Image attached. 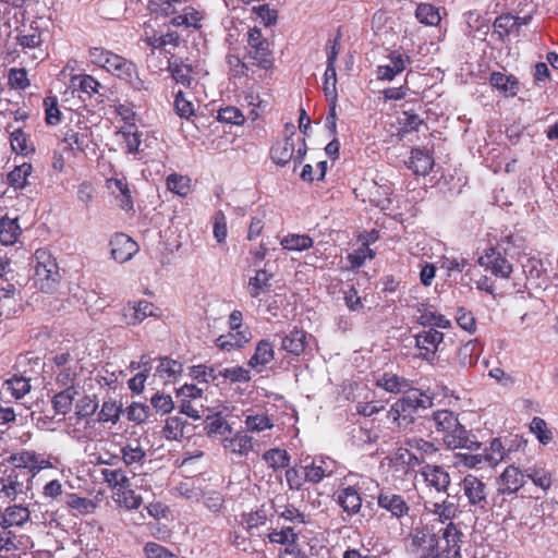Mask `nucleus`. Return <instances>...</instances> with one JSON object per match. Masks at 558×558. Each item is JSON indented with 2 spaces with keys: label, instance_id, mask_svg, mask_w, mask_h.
<instances>
[{
  "label": "nucleus",
  "instance_id": "20",
  "mask_svg": "<svg viewBox=\"0 0 558 558\" xmlns=\"http://www.w3.org/2000/svg\"><path fill=\"white\" fill-rule=\"evenodd\" d=\"M421 475L428 487L438 493H446L451 478L449 473L440 465L425 464L421 469Z\"/></svg>",
  "mask_w": 558,
  "mask_h": 558
},
{
  "label": "nucleus",
  "instance_id": "15",
  "mask_svg": "<svg viewBox=\"0 0 558 558\" xmlns=\"http://www.w3.org/2000/svg\"><path fill=\"white\" fill-rule=\"evenodd\" d=\"M478 264L496 277L509 278L512 272L511 264L495 247L487 248L478 258Z\"/></svg>",
  "mask_w": 558,
  "mask_h": 558
},
{
  "label": "nucleus",
  "instance_id": "4",
  "mask_svg": "<svg viewBox=\"0 0 558 558\" xmlns=\"http://www.w3.org/2000/svg\"><path fill=\"white\" fill-rule=\"evenodd\" d=\"M33 263L35 286L45 293L56 291L61 276L59 266L52 254L46 248H38L33 256Z\"/></svg>",
  "mask_w": 558,
  "mask_h": 558
},
{
  "label": "nucleus",
  "instance_id": "59",
  "mask_svg": "<svg viewBox=\"0 0 558 558\" xmlns=\"http://www.w3.org/2000/svg\"><path fill=\"white\" fill-rule=\"evenodd\" d=\"M201 20V13L192 7H187L183 10V13L172 19V24L174 26L197 27Z\"/></svg>",
  "mask_w": 558,
  "mask_h": 558
},
{
  "label": "nucleus",
  "instance_id": "9",
  "mask_svg": "<svg viewBox=\"0 0 558 558\" xmlns=\"http://www.w3.org/2000/svg\"><path fill=\"white\" fill-rule=\"evenodd\" d=\"M461 487L470 506L474 507L475 510L486 511L488 505L487 486L483 481L473 474H468L464 476Z\"/></svg>",
  "mask_w": 558,
  "mask_h": 558
},
{
  "label": "nucleus",
  "instance_id": "37",
  "mask_svg": "<svg viewBox=\"0 0 558 558\" xmlns=\"http://www.w3.org/2000/svg\"><path fill=\"white\" fill-rule=\"evenodd\" d=\"M434 160L428 153L420 148H414L411 151V157L408 161V168L417 175H426L433 168Z\"/></svg>",
  "mask_w": 558,
  "mask_h": 558
},
{
  "label": "nucleus",
  "instance_id": "42",
  "mask_svg": "<svg viewBox=\"0 0 558 558\" xmlns=\"http://www.w3.org/2000/svg\"><path fill=\"white\" fill-rule=\"evenodd\" d=\"M481 454L484 463L488 466L495 468L505 460L507 452L501 440L499 438H494Z\"/></svg>",
  "mask_w": 558,
  "mask_h": 558
},
{
  "label": "nucleus",
  "instance_id": "43",
  "mask_svg": "<svg viewBox=\"0 0 558 558\" xmlns=\"http://www.w3.org/2000/svg\"><path fill=\"white\" fill-rule=\"evenodd\" d=\"M170 71L173 80L186 88H194L197 85L196 78L193 76V69L189 64H171Z\"/></svg>",
  "mask_w": 558,
  "mask_h": 558
},
{
  "label": "nucleus",
  "instance_id": "3",
  "mask_svg": "<svg viewBox=\"0 0 558 558\" xmlns=\"http://www.w3.org/2000/svg\"><path fill=\"white\" fill-rule=\"evenodd\" d=\"M432 405L433 399L414 387L391 404L387 418L398 427H408L414 423L420 410H426Z\"/></svg>",
  "mask_w": 558,
  "mask_h": 558
},
{
  "label": "nucleus",
  "instance_id": "35",
  "mask_svg": "<svg viewBox=\"0 0 558 558\" xmlns=\"http://www.w3.org/2000/svg\"><path fill=\"white\" fill-rule=\"evenodd\" d=\"M99 472L104 483H106L113 493L131 486L130 477L122 468H102Z\"/></svg>",
  "mask_w": 558,
  "mask_h": 558
},
{
  "label": "nucleus",
  "instance_id": "11",
  "mask_svg": "<svg viewBox=\"0 0 558 558\" xmlns=\"http://www.w3.org/2000/svg\"><path fill=\"white\" fill-rule=\"evenodd\" d=\"M157 306L147 301H130L121 310L122 320L128 326L140 325L143 320L150 316H157Z\"/></svg>",
  "mask_w": 558,
  "mask_h": 558
},
{
  "label": "nucleus",
  "instance_id": "17",
  "mask_svg": "<svg viewBox=\"0 0 558 558\" xmlns=\"http://www.w3.org/2000/svg\"><path fill=\"white\" fill-rule=\"evenodd\" d=\"M377 505L379 508L388 511L392 518L398 520L408 515L410 507L403 496L396 494L389 489H383L378 494Z\"/></svg>",
  "mask_w": 558,
  "mask_h": 558
},
{
  "label": "nucleus",
  "instance_id": "61",
  "mask_svg": "<svg viewBox=\"0 0 558 558\" xmlns=\"http://www.w3.org/2000/svg\"><path fill=\"white\" fill-rule=\"evenodd\" d=\"M219 377L231 383H247L251 380V373L242 366H233L219 369Z\"/></svg>",
  "mask_w": 558,
  "mask_h": 558
},
{
  "label": "nucleus",
  "instance_id": "29",
  "mask_svg": "<svg viewBox=\"0 0 558 558\" xmlns=\"http://www.w3.org/2000/svg\"><path fill=\"white\" fill-rule=\"evenodd\" d=\"M379 438L378 427L369 421L353 427L351 432V441L356 447L374 444Z\"/></svg>",
  "mask_w": 558,
  "mask_h": 558
},
{
  "label": "nucleus",
  "instance_id": "56",
  "mask_svg": "<svg viewBox=\"0 0 558 558\" xmlns=\"http://www.w3.org/2000/svg\"><path fill=\"white\" fill-rule=\"evenodd\" d=\"M268 538L271 543H278L281 545L290 546L295 545L298 533L293 526H282L281 530H274L268 534Z\"/></svg>",
  "mask_w": 558,
  "mask_h": 558
},
{
  "label": "nucleus",
  "instance_id": "10",
  "mask_svg": "<svg viewBox=\"0 0 558 558\" xmlns=\"http://www.w3.org/2000/svg\"><path fill=\"white\" fill-rule=\"evenodd\" d=\"M338 463L329 457H316L310 464L302 466L305 481L318 484L324 478L330 477L338 472Z\"/></svg>",
  "mask_w": 558,
  "mask_h": 558
},
{
  "label": "nucleus",
  "instance_id": "39",
  "mask_svg": "<svg viewBox=\"0 0 558 558\" xmlns=\"http://www.w3.org/2000/svg\"><path fill=\"white\" fill-rule=\"evenodd\" d=\"M17 43L26 51V49L35 50L32 54L33 59H43L44 52L39 48L43 39L38 29L31 27L28 32H24L17 36Z\"/></svg>",
  "mask_w": 558,
  "mask_h": 558
},
{
  "label": "nucleus",
  "instance_id": "13",
  "mask_svg": "<svg viewBox=\"0 0 558 558\" xmlns=\"http://www.w3.org/2000/svg\"><path fill=\"white\" fill-rule=\"evenodd\" d=\"M415 347L420 350V356L428 362L434 361L439 345L444 341V333L436 328H428L415 335Z\"/></svg>",
  "mask_w": 558,
  "mask_h": 558
},
{
  "label": "nucleus",
  "instance_id": "27",
  "mask_svg": "<svg viewBox=\"0 0 558 558\" xmlns=\"http://www.w3.org/2000/svg\"><path fill=\"white\" fill-rule=\"evenodd\" d=\"M24 492V482L16 470H11L5 476L0 477V493L9 500H16Z\"/></svg>",
  "mask_w": 558,
  "mask_h": 558
},
{
  "label": "nucleus",
  "instance_id": "21",
  "mask_svg": "<svg viewBox=\"0 0 558 558\" xmlns=\"http://www.w3.org/2000/svg\"><path fill=\"white\" fill-rule=\"evenodd\" d=\"M274 275L266 269H258L246 284V291L252 299L263 302V295L271 291Z\"/></svg>",
  "mask_w": 558,
  "mask_h": 558
},
{
  "label": "nucleus",
  "instance_id": "41",
  "mask_svg": "<svg viewBox=\"0 0 558 558\" xmlns=\"http://www.w3.org/2000/svg\"><path fill=\"white\" fill-rule=\"evenodd\" d=\"M481 354V347L476 340H470L460 347L457 359L462 367H470L476 364Z\"/></svg>",
  "mask_w": 558,
  "mask_h": 558
},
{
  "label": "nucleus",
  "instance_id": "31",
  "mask_svg": "<svg viewBox=\"0 0 558 558\" xmlns=\"http://www.w3.org/2000/svg\"><path fill=\"white\" fill-rule=\"evenodd\" d=\"M489 83L505 97H514L520 90V82L513 75L501 72H493Z\"/></svg>",
  "mask_w": 558,
  "mask_h": 558
},
{
  "label": "nucleus",
  "instance_id": "54",
  "mask_svg": "<svg viewBox=\"0 0 558 558\" xmlns=\"http://www.w3.org/2000/svg\"><path fill=\"white\" fill-rule=\"evenodd\" d=\"M426 509L438 517L439 521L445 523L451 520L457 512V507L453 502L442 500L441 502H433L430 507L426 506Z\"/></svg>",
  "mask_w": 558,
  "mask_h": 558
},
{
  "label": "nucleus",
  "instance_id": "28",
  "mask_svg": "<svg viewBox=\"0 0 558 558\" xmlns=\"http://www.w3.org/2000/svg\"><path fill=\"white\" fill-rule=\"evenodd\" d=\"M153 362H157L154 375L163 380L165 384L174 383L182 374L183 366L175 360L159 357L157 360H153Z\"/></svg>",
  "mask_w": 558,
  "mask_h": 558
},
{
  "label": "nucleus",
  "instance_id": "44",
  "mask_svg": "<svg viewBox=\"0 0 558 558\" xmlns=\"http://www.w3.org/2000/svg\"><path fill=\"white\" fill-rule=\"evenodd\" d=\"M113 499L120 507L128 510L138 509L142 505V497L135 494L131 486L113 493Z\"/></svg>",
  "mask_w": 558,
  "mask_h": 558
},
{
  "label": "nucleus",
  "instance_id": "40",
  "mask_svg": "<svg viewBox=\"0 0 558 558\" xmlns=\"http://www.w3.org/2000/svg\"><path fill=\"white\" fill-rule=\"evenodd\" d=\"M21 235V227L16 218L7 216L0 219V242L3 245H13Z\"/></svg>",
  "mask_w": 558,
  "mask_h": 558
},
{
  "label": "nucleus",
  "instance_id": "51",
  "mask_svg": "<svg viewBox=\"0 0 558 558\" xmlns=\"http://www.w3.org/2000/svg\"><path fill=\"white\" fill-rule=\"evenodd\" d=\"M167 187L170 192L184 197L191 192V179L186 175L172 173L167 178Z\"/></svg>",
  "mask_w": 558,
  "mask_h": 558
},
{
  "label": "nucleus",
  "instance_id": "36",
  "mask_svg": "<svg viewBox=\"0 0 558 558\" xmlns=\"http://www.w3.org/2000/svg\"><path fill=\"white\" fill-rule=\"evenodd\" d=\"M251 339V332L247 328L242 331L231 330L228 335H221L216 339V345L226 351L242 348Z\"/></svg>",
  "mask_w": 558,
  "mask_h": 558
},
{
  "label": "nucleus",
  "instance_id": "24",
  "mask_svg": "<svg viewBox=\"0 0 558 558\" xmlns=\"http://www.w3.org/2000/svg\"><path fill=\"white\" fill-rule=\"evenodd\" d=\"M525 483V472L522 473L514 465H509L499 476L498 492L502 495L517 493Z\"/></svg>",
  "mask_w": 558,
  "mask_h": 558
},
{
  "label": "nucleus",
  "instance_id": "25",
  "mask_svg": "<svg viewBox=\"0 0 558 558\" xmlns=\"http://www.w3.org/2000/svg\"><path fill=\"white\" fill-rule=\"evenodd\" d=\"M223 448L232 454L246 457L254 448L253 437L240 430L222 440Z\"/></svg>",
  "mask_w": 558,
  "mask_h": 558
},
{
  "label": "nucleus",
  "instance_id": "34",
  "mask_svg": "<svg viewBox=\"0 0 558 558\" xmlns=\"http://www.w3.org/2000/svg\"><path fill=\"white\" fill-rule=\"evenodd\" d=\"M306 347V333L294 328L281 338V349L294 356L301 355Z\"/></svg>",
  "mask_w": 558,
  "mask_h": 558
},
{
  "label": "nucleus",
  "instance_id": "60",
  "mask_svg": "<svg viewBox=\"0 0 558 558\" xmlns=\"http://www.w3.org/2000/svg\"><path fill=\"white\" fill-rule=\"evenodd\" d=\"M203 505L213 513H220L225 509V497L216 490H206L202 497Z\"/></svg>",
  "mask_w": 558,
  "mask_h": 558
},
{
  "label": "nucleus",
  "instance_id": "32",
  "mask_svg": "<svg viewBox=\"0 0 558 558\" xmlns=\"http://www.w3.org/2000/svg\"><path fill=\"white\" fill-rule=\"evenodd\" d=\"M416 320L425 328L447 329L451 326L450 320L445 315L436 313L430 306L424 304L417 308Z\"/></svg>",
  "mask_w": 558,
  "mask_h": 558
},
{
  "label": "nucleus",
  "instance_id": "6",
  "mask_svg": "<svg viewBox=\"0 0 558 558\" xmlns=\"http://www.w3.org/2000/svg\"><path fill=\"white\" fill-rule=\"evenodd\" d=\"M362 476L349 473L335 492V500L348 515H355L361 511L362 497L360 481Z\"/></svg>",
  "mask_w": 558,
  "mask_h": 558
},
{
  "label": "nucleus",
  "instance_id": "30",
  "mask_svg": "<svg viewBox=\"0 0 558 558\" xmlns=\"http://www.w3.org/2000/svg\"><path fill=\"white\" fill-rule=\"evenodd\" d=\"M29 518L31 511L27 507L22 505L9 506L0 518V526L3 529L22 526L29 520Z\"/></svg>",
  "mask_w": 558,
  "mask_h": 558
},
{
  "label": "nucleus",
  "instance_id": "57",
  "mask_svg": "<svg viewBox=\"0 0 558 558\" xmlns=\"http://www.w3.org/2000/svg\"><path fill=\"white\" fill-rule=\"evenodd\" d=\"M520 17L512 14H502L494 22V31L500 38L508 36L519 23Z\"/></svg>",
  "mask_w": 558,
  "mask_h": 558
},
{
  "label": "nucleus",
  "instance_id": "48",
  "mask_svg": "<svg viewBox=\"0 0 558 558\" xmlns=\"http://www.w3.org/2000/svg\"><path fill=\"white\" fill-rule=\"evenodd\" d=\"M3 386L15 399H21L31 391L29 379L24 376L14 375L7 379Z\"/></svg>",
  "mask_w": 558,
  "mask_h": 558
},
{
  "label": "nucleus",
  "instance_id": "46",
  "mask_svg": "<svg viewBox=\"0 0 558 558\" xmlns=\"http://www.w3.org/2000/svg\"><path fill=\"white\" fill-rule=\"evenodd\" d=\"M33 167L28 162H23L20 166L14 167L8 174V182L10 186L15 190L24 189L27 184V179L31 175Z\"/></svg>",
  "mask_w": 558,
  "mask_h": 558
},
{
  "label": "nucleus",
  "instance_id": "2",
  "mask_svg": "<svg viewBox=\"0 0 558 558\" xmlns=\"http://www.w3.org/2000/svg\"><path fill=\"white\" fill-rule=\"evenodd\" d=\"M433 421L436 429L442 433V440L449 449H466L476 451L481 448V442L476 436L460 424L454 412L449 410H439L434 412Z\"/></svg>",
  "mask_w": 558,
  "mask_h": 558
},
{
  "label": "nucleus",
  "instance_id": "5",
  "mask_svg": "<svg viewBox=\"0 0 558 558\" xmlns=\"http://www.w3.org/2000/svg\"><path fill=\"white\" fill-rule=\"evenodd\" d=\"M306 155V143L304 137L298 135L294 125L286 126V137L277 142L271 148L274 162L280 166L287 165L293 159L295 165L302 163Z\"/></svg>",
  "mask_w": 558,
  "mask_h": 558
},
{
  "label": "nucleus",
  "instance_id": "55",
  "mask_svg": "<svg viewBox=\"0 0 558 558\" xmlns=\"http://www.w3.org/2000/svg\"><path fill=\"white\" fill-rule=\"evenodd\" d=\"M189 375L199 383H210L219 379V371L217 372L215 367L203 364L192 366Z\"/></svg>",
  "mask_w": 558,
  "mask_h": 558
},
{
  "label": "nucleus",
  "instance_id": "12",
  "mask_svg": "<svg viewBox=\"0 0 558 558\" xmlns=\"http://www.w3.org/2000/svg\"><path fill=\"white\" fill-rule=\"evenodd\" d=\"M106 187L110 195H112L118 206L125 210H133L134 203L132 191L126 178L122 173H116L106 180Z\"/></svg>",
  "mask_w": 558,
  "mask_h": 558
},
{
  "label": "nucleus",
  "instance_id": "1",
  "mask_svg": "<svg viewBox=\"0 0 558 558\" xmlns=\"http://www.w3.org/2000/svg\"><path fill=\"white\" fill-rule=\"evenodd\" d=\"M88 54L93 64L124 81L134 90L147 89L145 82L138 76L136 65L131 60L101 47L90 48Z\"/></svg>",
  "mask_w": 558,
  "mask_h": 558
},
{
  "label": "nucleus",
  "instance_id": "49",
  "mask_svg": "<svg viewBox=\"0 0 558 558\" xmlns=\"http://www.w3.org/2000/svg\"><path fill=\"white\" fill-rule=\"evenodd\" d=\"M263 459L274 471L284 469L290 463L289 453L286 450L279 448H272L265 451Z\"/></svg>",
  "mask_w": 558,
  "mask_h": 558
},
{
  "label": "nucleus",
  "instance_id": "52",
  "mask_svg": "<svg viewBox=\"0 0 558 558\" xmlns=\"http://www.w3.org/2000/svg\"><path fill=\"white\" fill-rule=\"evenodd\" d=\"M190 94L178 90L174 97V110L180 118L190 119L195 113V108L190 99Z\"/></svg>",
  "mask_w": 558,
  "mask_h": 558
},
{
  "label": "nucleus",
  "instance_id": "26",
  "mask_svg": "<svg viewBox=\"0 0 558 558\" xmlns=\"http://www.w3.org/2000/svg\"><path fill=\"white\" fill-rule=\"evenodd\" d=\"M69 435L78 442H86L96 439L100 433L95 420L76 417L73 427L69 429Z\"/></svg>",
  "mask_w": 558,
  "mask_h": 558
},
{
  "label": "nucleus",
  "instance_id": "38",
  "mask_svg": "<svg viewBox=\"0 0 558 558\" xmlns=\"http://www.w3.org/2000/svg\"><path fill=\"white\" fill-rule=\"evenodd\" d=\"M63 143L72 151L83 153L89 144V132L87 129L73 130L68 129L63 133Z\"/></svg>",
  "mask_w": 558,
  "mask_h": 558
},
{
  "label": "nucleus",
  "instance_id": "18",
  "mask_svg": "<svg viewBox=\"0 0 558 558\" xmlns=\"http://www.w3.org/2000/svg\"><path fill=\"white\" fill-rule=\"evenodd\" d=\"M111 256L118 263L130 260L138 251L137 243L124 233H116L110 240Z\"/></svg>",
  "mask_w": 558,
  "mask_h": 558
},
{
  "label": "nucleus",
  "instance_id": "14",
  "mask_svg": "<svg viewBox=\"0 0 558 558\" xmlns=\"http://www.w3.org/2000/svg\"><path fill=\"white\" fill-rule=\"evenodd\" d=\"M463 533L454 523L450 522L442 530V538L446 543L445 547H441L433 558H462L461 556V544Z\"/></svg>",
  "mask_w": 558,
  "mask_h": 558
},
{
  "label": "nucleus",
  "instance_id": "47",
  "mask_svg": "<svg viewBox=\"0 0 558 558\" xmlns=\"http://www.w3.org/2000/svg\"><path fill=\"white\" fill-rule=\"evenodd\" d=\"M244 424L247 432L262 433L274 427L272 420L265 413L248 414Z\"/></svg>",
  "mask_w": 558,
  "mask_h": 558
},
{
  "label": "nucleus",
  "instance_id": "58",
  "mask_svg": "<svg viewBox=\"0 0 558 558\" xmlns=\"http://www.w3.org/2000/svg\"><path fill=\"white\" fill-rule=\"evenodd\" d=\"M205 430L208 436L225 435L227 432H231V427L220 414H215L206 418Z\"/></svg>",
  "mask_w": 558,
  "mask_h": 558
},
{
  "label": "nucleus",
  "instance_id": "19",
  "mask_svg": "<svg viewBox=\"0 0 558 558\" xmlns=\"http://www.w3.org/2000/svg\"><path fill=\"white\" fill-rule=\"evenodd\" d=\"M146 448L138 439H130L120 449V461L132 471L142 466L146 461Z\"/></svg>",
  "mask_w": 558,
  "mask_h": 558
},
{
  "label": "nucleus",
  "instance_id": "50",
  "mask_svg": "<svg viewBox=\"0 0 558 558\" xmlns=\"http://www.w3.org/2000/svg\"><path fill=\"white\" fill-rule=\"evenodd\" d=\"M76 395V391L73 389V387H68L61 392L57 393L52 399V404L56 413L65 415L70 412L74 396Z\"/></svg>",
  "mask_w": 558,
  "mask_h": 558
},
{
  "label": "nucleus",
  "instance_id": "53",
  "mask_svg": "<svg viewBox=\"0 0 558 558\" xmlns=\"http://www.w3.org/2000/svg\"><path fill=\"white\" fill-rule=\"evenodd\" d=\"M416 19L425 25H437L440 21L438 9L429 3H421L415 11Z\"/></svg>",
  "mask_w": 558,
  "mask_h": 558
},
{
  "label": "nucleus",
  "instance_id": "63",
  "mask_svg": "<svg viewBox=\"0 0 558 558\" xmlns=\"http://www.w3.org/2000/svg\"><path fill=\"white\" fill-rule=\"evenodd\" d=\"M525 478H530L536 486L542 489L549 488L551 477L548 472L542 468H529L525 470Z\"/></svg>",
  "mask_w": 558,
  "mask_h": 558
},
{
  "label": "nucleus",
  "instance_id": "23",
  "mask_svg": "<svg viewBox=\"0 0 558 558\" xmlns=\"http://www.w3.org/2000/svg\"><path fill=\"white\" fill-rule=\"evenodd\" d=\"M412 546L416 549L418 558H433L438 551V537L434 533L424 530H415L412 534Z\"/></svg>",
  "mask_w": 558,
  "mask_h": 558
},
{
  "label": "nucleus",
  "instance_id": "16",
  "mask_svg": "<svg viewBox=\"0 0 558 558\" xmlns=\"http://www.w3.org/2000/svg\"><path fill=\"white\" fill-rule=\"evenodd\" d=\"M375 386L392 395H404L413 387V381L392 372H385L375 376Z\"/></svg>",
  "mask_w": 558,
  "mask_h": 558
},
{
  "label": "nucleus",
  "instance_id": "45",
  "mask_svg": "<svg viewBox=\"0 0 558 558\" xmlns=\"http://www.w3.org/2000/svg\"><path fill=\"white\" fill-rule=\"evenodd\" d=\"M282 247L287 251L302 252L313 246V240L307 234H288L280 241Z\"/></svg>",
  "mask_w": 558,
  "mask_h": 558
},
{
  "label": "nucleus",
  "instance_id": "8",
  "mask_svg": "<svg viewBox=\"0 0 558 558\" xmlns=\"http://www.w3.org/2000/svg\"><path fill=\"white\" fill-rule=\"evenodd\" d=\"M8 462L14 466L12 470H27L31 473V477H35L41 470L52 466L51 462L44 454L25 449L12 453L8 458Z\"/></svg>",
  "mask_w": 558,
  "mask_h": 558
},
{
  "label": "nucleus",
  "instance_id": "7",
  "mask_svg": "<svg viewBox=\"0 0 558 558\" xmlns=\"http://www.w3.org/2000/svg\"><path fill=\"white\" fill-rule=\"evenodd\" d=\"M247 44L248 60L262 69H269L272 65V59L270 57L269 44L263 38L262 31L258 28L250 29L247 34Z\"/></svg>",
  "mask_w": 558,
  "mask_h": 558
},
{
  "label": "nucleus",
  "instance_id": "33",
  "mask_svg": "<svg viewBox=\"0 0 558 558\" xmlns=\"http://www.w3.org/2000/svg\"><path fill=\"white\" fill-rule=\"evenodd\" d=\"M272 344L267 340H260L255 348L254 354L248 360V366L258 373L274 360Z\"/></svg>",
  "mask_w": 558,
  "mask_h": 558
},
{
  "label": "nucleus",
  "instance_id": "64",
  "mask_svg": "<svg viewBox=\"0 0 558 558\" xmlns=\"http://www.w3.org/2000/svg\"><path fill=\"white\" fill-rule=\"evenodd\" d=\"M143 550L147 558H179L175 554L155 542H148Z\"/></svg>",
  "mask_w": 558,
  "mask_h": 558
},
{
  "label": "nucleus",
  "instance_id": "62",
  "mask_svg": "<svg viewBox=\"0 0 558 558\" xmlns=\"http://www.w3.org/2000/svg\"><path fill=\"white\" fill-rule=\"evenodd\" d=\"M120 412L121 408L116 401H104L100 412L98 414V421L104 423L110 422L112 424H116L119 421Z\"/></svg>",
  "mask_w": 558,
  "mask_h": 558
},
{
  "label": "nucleus",
  "instance_id": "22",
  "mask_svg": "<svg viewBox=\"0 0 558 558\" xmlns=\"http://www.w3.org/2000/svg\"><path fill=\"white\" fill-rule=\"evenodd\" d=\"M325 80H324V93L328 99L331 100V106L329 108V112L326 117V126L331 132L332 135H336L337 132V111H336V99H337V73L336 69H333V75L330 77L328 75V66H326L325 71Z\"/></svg>",
  "mask_w": 558,
  "mask_h": 558
}]
</instances>
